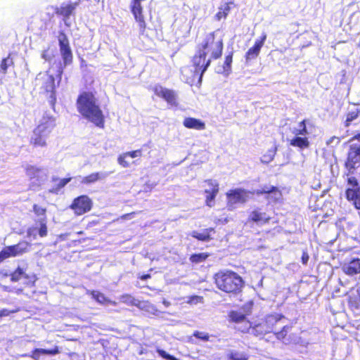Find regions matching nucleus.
Returning <instances> with one entry per match:
<instances>
[{
  "label": "nucleus",
  "mask_w": 360,
  "mask_h": 360,
  "mask_svg": "<svg viewBox=\"0 0 360 360\" xmlns=\"http://www.w3.org/2000/svg\"><path fill=\"white\" fill-rule=\"evenodd\" d=\"M280 327H281V330H278L276 331V333H274V334L278 340H282L283 342L285 344H288L290 342V341L286 338V336H287V334L290 330L291 326L287 325L285 323L284 324H281Z\"/></svg>",
  "instance_id": "a878e982"
},
{
  "label": "nucleus",
  "mask_w": 360,
  "mask_h": 360,
  "mask_svg": "<svg viewBox=\"0 0 360 360\" xmlns=\"http://www.w3.org/2000/svg\"><path fill=\"white\" fill-rule=\"evenodd\" d=\"M347 184L349 187L347 188H354L357 189L360 188V186L356 180V179L354 176H348L347 177Z\"/></svg>",
  "instance_id": "a19ab883"
},
{
  "label": "nucleus",
  "mask_w": 360,
  "mask_h": 360,
  "mask_svg": "<svg viewBox=\"0 0 360 360\" xmlns=\"http://www.w3.org/2000/svg\"><path fill=\"white\" fill-rule=\"evenodd\" d=\"M206 182L210 186V189L205 190V193H207L206 202L209 207H212L211 202L214 200L219 191V184L216 181L212 180H207Z\"/></svg>",
  "instance_id": "a211bd4d"
},
{
  "label": "nucleus",
  "mask_w": 360,
  "mask_h": 360,
  "mask_svg": "<svg viewBox=\"0 0 360 360\" xmlns=\"http://www.w3.org/2000/svg\"><path fill=\"white\" fill-rule=\"evenodd\" d=\"M256 193L266 194V198L269 202H277L282 197V193L278 188L272 186H264L260 190H257Z\"/></svg>",
  "instance_id": "4468645a"
},
{
  "label": "nucleus",
  "mask_w": 360,
  "mask_h": 360,
  "mask_svg": "<svg viewBox=\"0 0 360 360\" xmlns=\"http://www.w3.org/2000/svg\"><path fill=\"white\" fill-rule=\"evenodd\" d=\"M163 303H164V304H165L166 306H168V305H169V302H167V301H165V300L163 302Z\"/></svg>",
  "instance_id": "bf43d9fd"
},
{
  "label": "nucleus",
  "mask_w": 360,
  "mask_h": 360,
  "mask_svg": "<svg viewBox=\"0 0 360 360\" xmlns=\"http://www.w3.org/2000/svg\"><path fill=\"white\" fill-rule=\"evenodd\" d=\"M210 63L211 59L207 58L205 52H201L198 50L197 53L193 58V64L195 68L194 72L197 75H200V79L210 65Z\"/></svg>",
  "instance_id": "1a4fd4ad"
},
{
  "label": "nucleus",
  "mask_w": 360,
  "mask_h": 360,
  "mask_svg": "<svg viewBox=\"0 0 360 360\" xmlns=\"http://www.w3.org/2000/svg\"><path fill=\"white\" fill-rule=\"evenodd\" d=\"M40 227L37 229V232L41 237H44L47 235V227L46 220L44 219H39Z\"/></svg>",
  "instance_id": "ea45409f"
},
{
  "label": "nucleus",
  "mask_w": 360,
  "mask_h": 360,
  "mask_svg": "<svg viewBox=\"0 0 360 360\" xmlns=\"http://www.w3.org/2000/svg\"><path fill=\"white\" fill-rule=\"evenodd\" d=\"M359 117V111L357 110L349 111L346 116L345 126L349 127L352 125V122Z\"/></svg>",
  "instance_id": "72a5a7b5"
},
{
  "label": "nucleus",
  "mask_w": 360,
  "mask_h": 360,
  "mask_svg": "<svg viewBox=\"0 0 360 360\" xmlns=\"http://www.w3.org/2000/svg\"><path fill=\"white\" fill-rule=\"evenodd\" d=\"M250 219L258 224H264L269 222L270 217L266 212L257 210L250 213Z\"/></svg>",
  "instance_id": "5701e85b"
},
{
  "label": "nucleus",
  "mask_w": 360,
  "mask_h": 360,
  "mask_svg": "<svg viewBox=\"0 0 360 360\" xmlns=\"http://www.w3.org/2000/svg\"><path fill=\"white\" fill-rule=\"evenodd\" d=\"M230 359L231 360H248L246 354L238 352H233L230 354Z\"/></svg>",
  "instance_id": "79ce46f5"
},
{
  "label": "nucleus",
  "mask_w": 360,
  "mask_h": 360,
  "mask_svg": "<svg viewBox=\"0 0 360 360\" xmlns=\"http://www.w3.org/2000/svg\"><path fill=\"white\" fill-rule=\"evenodd\" d=\"M212 231V229H205L202 233H198L196 231H193L191 233L190 235L199 240L208 241L211 239L210 232Z\"/></svg>",
  "instance_id": "7c9ffc66"
},
{
  "label": "nucleus",
  "mask_w": 360,
  "mask_h": 360,
  "mask_svg": "<svg viewBox=\"0 0 360 360\" xmlns=\"http://www.w3.org/2000/svg\"><path fill=\"white\" fill-rule=\"evenodd\" d=\"M92 201L87 195H81L75 198L70 205V208L77 215H82L91 210Z\"/></svg>",
  "instance_id": "9d476101"
},
{
  "label": "nucleus",
  "mask_w": 360,
  "mask_h": 360,
  "mask_svg": "<svg viewBox=\"0 0 360 360\" xmlns=\"http://www.w3.org/2000/svg\"><path fill=\"white\" fill-rule=\"evenodd\" d=\"M78 5L79 2L69 4H63L59 8H56V13L57 15L63 16L64 21L65 22L70 18V16L74 13Z\"/></svg>",
  "instance_id": "f3484780"
},
{
  "label": "nucleus",
  "mask_w": 360,
  "mask_h": 360,
  "mask_svg": "<svg viewBox=\"0 0 360 360\" xmlns=\"http://www.w3.org/2000/svg\"><path fill=\"white\" fill-rule=\"evenodd\" d=\"M13 64V59L8 56L7 58L2 60L0 65V72L3 74H6L8 67Z\"/></svg>",
  "instance_id": "c9c22d12"
},
{
  "label": "nucleus",
  "mask_w": 360,
  "mask_h": 360,
  "mask_svg": "<svg viewBox=\"0 0 360 360\" xmlns=\"http://www.w3.org/2000/svg\"><path fill=\"white\" fill-rule=\"evenodd\" d=\"M157 352L158 354L162 357L163 359H165L167 360H177L174 356L167 354L165 351L161 349H158Z\"/></svg>",
  "instance_id": "a18cd8bd"
},
{
  "label": "nucleus",
  "mask_w": 360,
  "mask_h": 360,
  "mask_svg": "<svg viewBox=\"0 0 360 360\" xmlns=\"http://www.w3.org/2000/svg\"><path fill=\"white\" fill-rule=\"evenodd\" d=\"M183 124L188 129L196 130H203L205 129V124L200 120L193 117H186L184 119Z\"/></svg>",
  "instance_id": "4be33fe9"
},
{
  "label": "nucleus",
  "mask_w": 360,
  "mask_h": 360,
  "mask_svg": "<svg viewBox=\"0 0 360 360\" xmlns=\"http://www.w3.org/2000/svg\"><path fill=\"white\" fill-rule=\"evenodd\" d=\"M137 307L141 310L146 311L151 314H157L158 309L148 301H140L137 304Z\"/></svg>",
  "instance_id": "bb28decb"
},
{
  "label": "nucleus",
  "mask_w": 360,
  "mask_h": 360,
  "mask_svg": "<svg viewBox=\"0 0 360 360\" xmlns=\"http://www.w3.org/2000/svg\"><path fill=\"white\" fill-rule=\"evenodd\" d=\"M232 63V54H229L226 56L224 66H223V71L218 70V72H226L229 73L231 70V65Z\"/></svg>",
  "instance_id": "58836bf2"
},
{
  "label": "nucleus",
  "mask_w": 360,
  "mask_h": 360,
  "mask_svg": "<svg viewBox=\"0 0 360 360\" xmlns=\"http://www.w3.org/2000/svg\"><path fill=\"white\" fill-rule=\"evenodd\" d=\"M120 301L124 304H127V305L135 307H137V304L139 302V300L135 299L134 297L129 294H124L121 295L120 297Z\"/></svg>",
  "instance_id": "473e14b6"
},
{
  "label": "nucleus",
  "mask_w": 360,
  "mask_h": 360,
  "mask_svg": "<svg viewBox=\"0 0 360 360\" xmlns=\"http://www.w3.org/2000/svg\"><path fill=\"white\" fill-rule=\"evenodd\" d=\"M41 57L42 58H44L45 60H51V56L48 54V51H43L42 54H41Z\"/></svg>",
  "instance_id": "4d7b16f0"
},
{
  "label": "nucleus",
  "mask_w": 360,
  "mask_h": 360,
  "mask_svg": "<svg viewBox=\"0 0 360 360\" xmlns=\"http://www.w3.org/2000/svg\"><path fill=\"white\" fill-rule=\"evenodd\" d=\"M208 257V255L204 252L193 254L190 257V261L193 263H200Z\"/></svg>",
  "instance_id": "e433bc0d"
},
{
  "label": "nucleus",
  "mask_w": 360,
  "mask_h": 360,
  "mask_svg": "<svg viewBox=\"0 0 360 360\" xmlns=\"http://www.w3.org/2000/svg\"><path fill=\"white\" fill-rule=\"evenodd\" d=\"M37 82L42 81V88L49 94L48 99L50 105L53 106L56 97L55 94V79L53 75L48 73H39L36 78Z\"/></svg>",
  "instance_id": "423d86ee"
},
{
  "label": "nucleus",
  "mask_w": 360,
  "mask_h": 360,
  "mask_svg": "<svg viewBox=\"0 0 360 360\" xmlns=\"http://www.w3.org/2000/svg\"><path fill=\"white\" fill-rule=\"evenodd\" d=\"M231 318L235 322H242L245 319V316L237 312H231Z\"/></svg>",
  "instance_id": "49530a36"
},
{
  "label": "nucleus",
  "mask_w": 360,
  "mask_h": 360,
  "mask_svg": "<svg viewBox=\"0 0 360 360\" xmlns=\"http://www.w3.org/2000/svg\"><path fill=\"white\" fill-rule=\"evenodd\" d=\"M250 193L242 189H236L230 191L227 193L229 210L235 208L236 203H244L249 198Z\"/></svg>",
  "instance_id": "9b49d317"
},
{
  "label": "nucleus",
  "mask_w": 360,
  "mask_h": 360,
  "mask_svg": "<svg viewBox=\"0 0 360 360\" xmlns=\"http://www.w3.org/2000/svg\"><path fill=\"white\" fill-rule=\"evenodd\" d=\"M306 120L300 122L297 127L292 129V133L295 136H306L309 132L307 129Z\"/></svg>",
  "instance_id": "c85d7f7f"
},
{
  "label": "nucleus",
  "mask_w": 360,
  "mask_h": 360,
  "mask_svg": "<svg viewBox=\"0 0 360 360\" xmlns=\"http://www.w3.org/2000/svg\"><path fill=\"white\" fill-rule=\"evenodd\" d=\"M109 175L110 172H99L92 173L85 177H83L81 180V183L84 184L95 183L97 181L105 179Z\"/></svg>",
  "instance_id": "aec40b11"
},
{
  "label": "nucleus",
  "mask_w": 360,
  "mask_h": 360,
  "mask_svg": "<svg viewBox=\"0 0 360 360\" xmlns=\"http://www.w3.org/2000/svg\"><path fill=\"white\" fill-rule=\"evenodd\" d=\"M346 197L357 210H360V188H347Z\"/></svg>",
  "instance_id": "412c9836"
},
{
  "label": "nucleus",
  "mask_w": 360,
  "mask_h": 360,
  "mask_svg": "<svg viewBox=\"0 0 360 360\" xmlns=\"http://www.w3.org/2000/svg\"><path fill=\"white\" fill-rule=\"evenodd\" d=\"M60 53L61 55L64 66L69 65L72 62V53L69 44V40L65 34L60 32L58 35Z\"/></svg>",
  "instance_id": "6e6552de"
},
{
  "label": "nucleus",
  "mask_w": 360,
  "mask_h": 360,
  "mask_svg": "<svg viewBox=\"0 0 360 360\" xmlns=\"http://www.w3.org/2000/svg\"><path fill=\"white\" fill-rule=\"evenodd\" d=\"M62 72H63V70H59V75H61V74H62Z\"/></svg>",
  "instance_id": "052dcab7"
},
{
  "label": "nucleus",
  "mask_w": 360,
  "mask_h": 360,
  "mask_svg": "<svg viewBox=\"0 0 360 360\" xmlns=\"http://www.w3.org/2000/svg\"><path fill=\"white\" fill-rule=\"evenodd\" d=\"M125 155L129 158H135L138 157H141L142 155V150H136L131 152H127L124 153Z\"/></svg>",
  "instance_id": "de8ad7c7"
},
{
  "label": "nucleus",
  "mask_w": 360,
  "mask_h": 360,
  "mask_svg": "<svg viewBox=\"0 0 360 360\" xmlns=\"http://www.w3.org/2000/svg\"><path fill=\"white\" fill-rule=\"evenodd\" d=\"M24 276H25V271L22 269L18 267L13 274H11V280L13 282H17Z\"/></svg>",
  "instance_id": "4c0bfd02"
},
{
  "label": "nucleus",
  "mask_w": 360,
  "mask_h": 360,
  "mask_svg": "<svg viewBox=\"0 0 360 360\" xmlns=\"http://www.w3.org/2000/svg\"><path fill=\"white\" fill-rule=\"evenodd\" d=\"M28 247L29 243L27 242H21L17 245L5 247L0 252V263L8 257H16L26 252Z\"/></svg>",
  "instance_id": "0eeeda50"
},
{
  "label": "nucleus",
  "mask_w": 360,
  "mask_h": 360,
  "mask_svg": "<svg viewBox=\"0 0 360 360\" xmlns=\"http://www.w3.org/2000/svg\"><path fill=\"white\" fill-rule=\"evenodd\" d=\"M214 279L217 288L229 293L240 292L243 285L241 277L233 271H220Z\"/></svg>",
  "instance_id": "f03ea898"
},
{
  "label": "nucleus",
  "mask_w": 360,
  "mask_h": 360,
  "mask_svg": "<svg viewBox=\"0 0 360 360\" xmlns=\"http://www.w3.org/2000/svg\"><path fill=\"white\" fill-rule=\"evenodd\" d=\"M193 335L197 338H199V339H201V340H203L205 341L208 340V339H209V335L207 333H205L202 332L195 331L193 333Z\"/></svg>",
  "instance_id": "8fccbe9b"
},
{
  "label": "nucleus",
  "mask_w": 360,
  "mask_h": 360,
  "mask_svg": "<svg viewBox=\"0 0 360 360\" xmlns=\"http://www.w3.org/2000/svg\"><path fill=\"white\" fill-rule=\"evenodd\" d=\"M270 333H276L281 329V324L287 322V319L281 314H271L266 316L265 321Z\"/></svg>",
  "instance_id": "ddd939ff"
},
{
  "label": "nucleus",
  "mask_w": 360,
  "mask_h": 360,
  "mask_svg": "<svg viewBox=\"0 0 360 360\" xmlns=\"http://www.w3.org/2000/svg\"><path fill=\"white\" fill-rule=\"evenodd\" d=\"M17 311L16 310H12V311H9L8 309H3L2 310L0 311V317H2V316H8L11 313H15Z\"/></svg>",
  "instance_id": "3c124183"
},
{
  "label": "nucleus",
  "mask_w": 360,
  "mask_h": 360,
  "mask_svg": "<svg viewBox=\"0 0 360 360\" xmlns=\"http://www.w3.org/2000/svg\"><path fill=\"white\" fill-rule=\"evenodd\" d=\"M128 157L125 155V153H123L120 155L118 158V163L122 165L123 167H128L130 166V163L127 160V158Z\"/></svg>",
  "instance_id": "c03bdc74"
},
{
  "label": "nucleus",
  "mask_w": 360,
  "mask_h": 360,
  "mask_svg": "<svg viewBox=\"0 0 360 360\" xmlns=\"http://www.w3.org/2000/svg\"><path fill=\"white\" fill-rule=\"evenodd\" d=\"M56 126V120L53 116L44 114L39 125L34 129L30 143L34 146L44 147L46 139Z\"/></svg>",
  "instance_id": "7ed1b4c3"
},
{
  "label": "nucleus",
  "mask_w": 360,
  "mask_h": 360,
  "mask_svg": "<svg viewBox=\"0 0 360 360\" xmlns=\"http://www.w3.org/2000/svg\"><path fill=\"white\" fill-rule=\"evenodd\" d=\"M230 4L231 3H226L224 6H221L219 8V11L215 15L217 20H220L222 18H226L231 10Z\"/></svg>",
  "instance_id": "2f4dec72"
},
{
  "label": "nucleus",
  "mask_w": 360,
  "mask_h": 360,
  "mask_svg": "<svg viewBox=\"0 0 360 360\" xmlns=\"http://www.w3.org/2000/svg\"><path fill=\"white\" fill-rule=\"evenodd\" d=\"M150 278V274H145V275L141 276L140 278L142 281H146V280H147V279H148Z\"/></svg>",
  "instance_id": "13d9d810"
},
{
  "label": "nucleus",
  "mask_w": 360,
  "mask_h": 360,
  "mask_svg": "<svg viewBox=\"0 0 360 360\" xmlns=\"http://www.w3.org/2000/svg\"><path fill=\"white\" fill-rule=\"evenodd\" d=\"M33 211L38 217H43L41 219L46 220V209L38 206L37 205H33Z\"/></svg>",
  "instance_id": "37998d69"
},
{
  "label": "nucleus",
  "mask_w": 360,
  "mask_h": 360,
  "mask_svg": "<svg viewBox=\"0 0 360 360\" xmlns=\"http://www.w3.org/2000/svg\"><path fill=\"white\" fill-rule=\"evenodd\" d=\"M91 295L100 304H110L114 306L117 304L116 302L108 300L103 293L98 291L93 290L91 292Z\"/></svg>",
  "instance_id": "cd10ccee"
},
{
  "label": "nucleus",
  "mask_w": 360,
  "mask_h": 360,
  "mask_svg": "<svg viewBox=\"0 0 360 360\" xmlns=\"http://www.w3.org/2000/svg\"><path fill=\"white\" fill-rule=\"evenodd\" d=\"M59 353L57 347L53 349H35L31 354H24L21 356H30L34 360H39L41 355H56Z\"/></svg>",
  "instance_id": "6ab92c4d"
},
{
  "label": "nucleus",
  "mask_w": 360,
  "mask_h": 360,
  "mask_svg": "<svg viewBox=\"0 0 360 360\" xmlns=\"http://www.w3.org/2000/svg\"><path fill=\"white\" fill-rule=\"evenodd\" d=\"M78 112L86 120L98 127H103L104 116L95 96L84 92L77 100Z\"/></svg>",
  "instance_id": "f257e3e1"
},
{
  "label": "nucleus",
  "mask_w": 360,
  "mask_h": 360,
  "mask_svg": "<svg viewBox=\"0 0 360 360\" xmlns=\"http://www.w3.org/2000/svg\"><path fill=\"white\" fill-rule=\"evenodd\" d=\"M27 173L31 178L39 177L41 174L46 175L45 171L43 169L34 166L27 167Z\"/></svg>",
  "instance_id": "f704fd0d"
},
{
  "label": "nucleus",
  "mask_w": 360,
  "mask_h": 360,
  "mask_svg": "<svg viewBox=\"0 0 360 360\" xmlns=\"http://www.w3.org/2000/svg\"><path fill=\"white\" fill-rule=\"evenodd\" d=\"M345 167L349 173H354L356 169L360 167V135L350 141V149Z\"/></svg>",
  "instance_id": "39448f33"
},
{
  "label": "nucleus",
  "mask_w": 360,
  "mask_h": 360,
  "mask_svg": "<svg viewBox=\"0 0 360 360\" xmlns=\"http://www.w3.org/2000/svg\"><path fill=\"white\" fill-rule=\"evenodd\" d=\"M290 144L292 146L297 147L302 150L309 147V142L306 136H295L290 140Z\"/></svg>",
  "instance_id": "393cba45"
},
{
  "label": "nucleus",
  "mask_w": 360,
  "mask_h": 360,
  "mask_svg": "<svg viewBox=\"0 0 360 360\" xmlns=\"http://www.w3.org/2000/svg\"><path fill=\"white\" fill-rule=\"evenodd\" d=\"M223 41L221 39L215 40L214 33L211 32L206 35L204 41L198 47L201 52H205V56L210 54L208 58L217 59L222 53Z\"/></svg>",
  "instance_id": "20e7f679"
},
{
  "label": "nucleus",
  "mask_w": 360,
  "mask_h": 360,
  "mask_svg": "<svg viewBox=\"0 0 360 360\" xmlns=\"http://www.w3.org/2000/svg\"><path fill=\"white\" fill-rule=\"evenodd\" d=\"M340 142V139L338 137H336V136H333V137H331L328 141H327V144L328 145H330L332 143H335V144H338V143Z\"/></svg>",
  "instance_id": "864d4df0"
},
{
  "label": "nucleus",
  "mask_w": 360,
  "mask_h": 360,
  "mask_svg": "<svg viewBox=\"0 0 360 360\" xmlns=\"http://www.w3.org/2000/svg\"><path fill=\"white\" fill-rule=\"evenodd\" d=\"M341 269L345 274L351 277L360 274V258H351L342 265Z\"/></svg>",
  "instance_id": "f8f14e48"
},
{
  "label": "nucleus",
  "mask_w": 360,
  "mask_h": 360,
  "mask_svg": "<svg viewBox=\"0 0 360 360\" xmlns=\"http://www.w3.org/2000/svg\"><path fill=\"white\" fill-rule=\"evenodd\" d=\"M250 334L255 336H263L266 333H270L265 321L256 324L254 327L248 330Z\"/></svg>",
  "instance_id": "b1692460"
},
{
  "label": "nucleus",
  "mask_w": 360,
  "mask_h": 360,
  "mask_svg": "<svg viewBox=\"0 0 360 360\" xmlns=\"http://www.w3.org/2000/svg\"><path fill=\"white\" fill-rule=\"evenodd\" d=\"M202 300H203L202 297L197 296V295L192 296V297H189L188 303H189L191 304H196L198 303L202 302Z\"/></svg>",
  "instance_id": "09e8293b"
},
{
  "label": "nucleus",
  "mask_w": 360,
  "mask_h": 360,
  "mask_svg": "<svg viewBox=\"0 0 360 360\" xmlns=\"http://www.w3.org/2000/svg\"><path fill=\"white\" fill-rule=\"evenodd\" d=\"M277 152V146L274 145L271 148L269 149L265 154H264L261 158V162L264 164H268L271 162Z\"/></svg>",
  "instance_id": "c756f323"
},
{
  "label": "nucleus",
  "mask_w": 360,
  "mask_h": 360,
  "mask_svg": "<svg viewBox=\"0 0 360 360\" xmlns=\"http://www.w3.org/2000/svg\"><path fill=\"white\" fill-rule=\"evenodd\" d=\"M309 260V255L307 252H303L302 256V262L304 264H307V262Z\"/></svg>",
  "instance_id": "6e6d98bb"
},
{
  "label": "nucleus",
  "mask_w": 360,
  "mask_h": 360,
  "mask_svg": "<svg viewBox=\"0 0 360 360\" xmlns=\"http://www.w3.org/2000/svg\"><path fill=\"white\" fill-rule=\"evenodd\" d=\"M37 233V228H30L27 230V235L29 236H33L35 238Z\"/></svg>",
  "instance_id": "5fc2aeb1"
},
{
  "label": "nucleus",
  "mask_w": 360,
  "mask_h": 360,
  "mask_svg": "<svg viewBox=\"0 0 360 360\" xmlns=\"http://www.w3.org/2000/svg\"><path fill=\"white\" fill-rule=\"evenodd\" d=\"M71 180V178H65V179H62L60 180L59 181V184H58V187L59 188H63L68 183H69Z\"/></svg>",
  "instance_id": "603ef678"
},
{
  "label": "nucleus",
  "mask_w": 360,
  "mask_h": 360,
  "mask_svg": "<svg viewBox=\"0 0 360 360\" xmlns=\"http://www.w3.org/2000/svg\"><path fill=\"white\" fill-rule=\"evenodd\" d=\"M154 92L156 96L164 98L169 104L176 105V95L174 91L156 85L154 87Z\"/></svg>",
  "instance_id": "2eb2a0df"
},
{
  "label": "nucleus",
  "mask_w": 360,
  "mask_h": 360,
  "mask_svg": "<svg viewBox=\"0 0 360 360\" xmlns=\"http://www.w3.org/2000/svg\"><path fill=\"white\" fill-rule=\"evenodd\" d=\"M266 39V34L263 33L260 39H257L253 47L250 48L248 52L246 53L245 58L246 60H251L252 59L256 58L261 50V48L263 46L264 43Z\"/></svg>",
  "instance_id": "dca6fc26"
}]
</instances>
